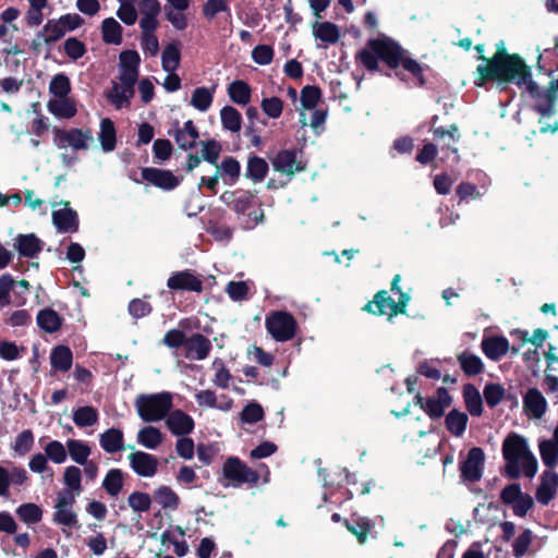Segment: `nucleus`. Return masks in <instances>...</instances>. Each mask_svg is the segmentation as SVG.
Returning a JSON list of instances; mask_svg holds the SVG:
<instances>
[{
	"mask_svg": "<svg viewBox=\"0 0 558 558\" xmlns=\"http://www.w3.org/2000/svg\"><path fill=\"white\" fill-rule=\"evenodd\" d=\"M355 60L371 73L381 72L391 76L392 71L400 82H407V71L415 80L416 86L423 87L426 84L422 64L411 58L409 51L391 37L369 39L365 48L356 53Z\"/></svg>",
	"mask_w": 558,
	"mask_h": 558,
	"instance_id": "obj_1",
	"label": "nucleus"
},
{
	"mask_svg": "<svg viewBox=\"0 0 558 558\" xmlns=\"http://www.w3.org/2000/svg\"><path fill=\"white\" fill-rule=\"evenodd\" d=\"M533 78L531 66L518 54L508 60L492 63L478 64L474 85L483 87L488 82H496L500 90H505L509 84L522 88Z\"/></svg>",
	"mask_w": 558,
	"mask_h": 558,
	"instance_id": "obj_2",
	"label": "nucleus"
},
{
	"mask_svg": "<svg viewBox=\"0 0 558 558\" xmlns=\"http://www.w3.org/2000/svg\"><path fill=\"white\" fill-rule=\"evenodd\" d=\"M172 395L168 391L158 393H142L135 400L138 416L144 422H158L163 420L171 411Z\"/></svg>",
	"mask_w": 558,
	"mask_h": 558,
	"instance_id": "obj_3",
	"label": "nucleus"
},
{
	"mask_svg": "<svg viewBox=\"0 0 558 558\" xmlns=\"http://www.w3.org/2000/svg\"><path fill=\"white\" fill-rule=\"evenodd\" d=\"M220 201L234 211L239 218L247 214L248 219L253 222L250 228L257 226L264 220L263 209H259V211H248L255 203V195L251 191L242 189L225 191L220 195Z\"/></svg>",
	"mask_w": 558,
	"mask_h": 558,
	"instance_id": "obj_4",
	"label": "nucleus"
},
{
	"mask_svg": "<svg viewBox=\"0 0 558 558\" xmlns=\"http://www.w3.org/2000/svg\"><path fill=\"white\" fill-rule=\"evenodd\" d=\"M410 295L405 292L399 294L398 302H396L387 290H379L375 293L372 301H368L362 311L375 316H383L388 314V320L399 314L407 313V306L410 302Z\"/></svg>",
	"mask_w": 558,
	"mask_h": 558,
	"instance_id": "obj_5",
	"label": "nucleus"
},
{
	"mask_svg": "<svg viewBox=\"0 0 558 558\" xmlns=\"http://www.w3.org/2000/svg\"><path fill=\"white\" fill-rule=\"evenodd\" d=\"M530 454L525 438L512 433L502 442V456L506 461L505 475L515 480L521 475L520 460Z\"/></svg>",
	"mask_w": 558,
	"mask_h": 558,
	"instance_id": "obj_6",
	"label": "nucleus"
},
{
	"mask_svg": "<svg viewBox=\"0 0 558 558\" xmlns=\"http://www.w3.org/2000/svg\"><path fill=\"white\" fill-rule=\"evenodd\" d=\"M222 477L228 481L225 486L240 487L243 484L256 485L259 481L257 471L251 469L239 457L230 456L222 465Z\"/></svg>",
	"mask_w": 558,
	"mask_h": 558,
	"instance_id": "obj_7",
	"label": "nucleus"
},
{
	"mask_svg": "<svg viewBox=\"0 0 558 558\" xmlns=\"http://www.w3.org/2000/svg\"><path fill=\"white\" fill-rule=\"evenodd\" d=\"M268 333L278 342H286L294 338L298 323L294 316L287 311L271 312L265 320Z\"/></svg>",
	"mask_w": 558,
	"mask_h": 558,
	"instance_id": "obj_8",
	"label": "nucleus"
},
{
	"mask_svg": "<svg viewBox=\"0 0 558 558\" xmlns=\"http://www.w3.org/2000/svg\"><path fill=\"white\" fill-rule=\"evenodd\" d=\"M84 24V19L77 13H66L59 19L48 20L38 37H44L46 44L61 39L68 32L75 31Z\"/></svg>",
	"mask_w": 558,
	"mask_h": 558,
	"instance_id": "obj_9",
	"label": "nucleus"
},
{
	"mask_svg": "<svg viewBox=\"0 0 558 558\" xmlns=\"http://www.w3.org/2000/svg\"><path fill=\"white\" fill-rule=\"evenodd\" d=\"M52 132L54 134V143L60 148L71 146L75 150H86L88 149V142L93 141L90 130L84 131L75 128L62 130L53 128Z\"/></svg>",
	"mask_w": 558,
	"mask_h": 558,
	"instance_id": "obj_10",
	"label": "nucleus"
},
{
	"mask_svg": "<svg viewBox=\"0 0 558 558\" xmlns=\"http://www.w3.org/2000/svg\"><path fill=\"white\" fill-rule=\"evenodd\" d=\"M120 83L112 82L111 88L106 93L107 100L117 109H121L124 105L129 106L131 98L135 94L134 86L138 80L136 76H119Z\"/></svg>",
	"mask_w": 558,
	"mask_h": 558,
	"instance_id": "obj_11",
	"label": "nucleus"
},
{
	"mask_svg": "<svg viewBox=\"0 0 558 558\" xmlns=\"http://www.w3.org/2000/svg\"><path fill=\"white\" fill-rule=\"evenodd\" d=\"M484 463V450L480 447L471 448L466 459L460 463L461 477L471 483L478 482L483 475Z\"/></svg>",
	"mask_w": 558,
	"mask_h": 558,
	"instance_id": "obj_12",
	"label": "nucleus"
},
{
	"mask_svg": "<svg viewBox=\"0 0 558 558\" xmlns=\"http://www.w3.org/2000/svg\"><path fill=\"white\" fill-rule=\"evenodd\" d=\"M142 179L163 191H172L180 185L183 177H177L170 170L146 167L142 168Z\"/></svg>",
	"mask_w": 558,
	"mask_h": 558,
	"instance_id": "obj_13",
	"label": "nucleus"
},
{
	"mask_svg": "<svg viewBox=\"0 0 558 558\" xmlns=\"http://www.w3.org/2000/svg\"><path fill=\"white\" fill-rule=\"evenodd\" d=\"M167 287L172 291H186L202 293L203 280L191 269L174 271L167 280Z\"/></svg>",
	"mask_w": 558,
	"mask_h": 558,
	"instance_id": "obj_14",
	"label": "nucleus"
},
{
	"mask_svg": "<svg viewBox=\"0 0 558 558\" xmlns=\"http://www.w3.org/2000/svg\"><path fill=\"white\" fill-rule=\"evenodd\" d=\"M453 402L452 396L447 388L439 387L436 389L435 396L426 398L424 412L430 420H438L444 416L445 410Z\"/></svg>",
	"mask_w": 558,
	"mask_h": 558,
	"instance_id": "obj_15",
	"label": "nucleus"
},
{
	"mask_svg": "<svg viewBox=\"0 0 558 558\" xmlns=\"http://www.w3.org/2000/svg\"><path fill=\"white\" fill-rule=\"evenodd\" d=\"M130 466L138 476L151 477L157 473L158 459L144 451H135L129 454Z\"/></svg>",
	"mask_w": 558,
	"mask_h": 558,
	"instance_id": "obj_16",
	"label": "nucleus"
},
{
	"mask_svg": "<svg viewBox=\"0 0 558 558\" xmlns=\"http://www.w3.org/2000/svg\"><path fill=\"white\" fill-rule=\"evenodd\" d=\"M274 169L287 175H294L305 170V165L296 159L295 149H282L272 159Z\"/></svg>",
	"mask_w": 558,
	"mask_h": 558,
	"instance_id": "obj_17",
	"label": "nucleus"
},
{
	"mask_svg": "<svg viewBox=\"0 0 558 558\" xmlns=\"http://www.w3.org/2000/svg\"><path fill=\"white\" fill-rule=\"evenodd\" d=\"M166 424L175 436H186L195 427L193 417L180 409L169 412Z\"/></svg>",
	"mask_w": 558,
	"mask_h": 558,
	"instance_id": "obj_18",
	"label": "nucleus"
},
{
	"mask_svg": "<svg viewBox=\"0 0 558 558\" xmlns=\"http://www.w3.org/2000/svg\"><path fill=\"white\" fill-rule=\"evenodd\" d=\"M15 280L10 274H3L0 276V306H7L13 303L20 307L26 303L27 298L23 296L22 293L14 289Z\"/></svg>",
	"mask_w": 558,
	"mask_h": 558,
	"instance_id": "obj_19",
	"label": "nucleus"
},
{
	"mask_svg": "<svg viewBox=\"0 0 558 558\" xmlns=\"http://www.w3.org/2000/svg\"><path fill=\"white\" fill-rule=\"evenodd\" d=\"M65 207L70 205L66 201L63 203ZM53 225L59 232H76L78 230V216L72 208H63L52 213Z\"/></svg>",
	"mask_w": 558,
	"mask_h": 558,
	"instance_id": "obj_20",
	"label": "nucleus"
},
{
	"mask_svg": "<svg viewBox=\"0 0 558 558\" xmlns=\"http://www.w3.org/2000/svg\"><path fill=\"white\" fill-rule=\"evenodd\" d=\"M185 349L186 357L195 360H205L209 355L213 349V344L207 337L199 332H196L193 333L190 338H187Z\"/></svg>",
	"mask_w": 558,
	"mask_h": 558,
	"instance_id": "obj_21",
	"label": "nucleus"
},
{
	"mask_svg": "<svg viewBox=\"0 0 558 558\" xmlns=\"http://www.w3.org/2000/svg\"><path fill=\"white\" fill-rule=\"evenodd\" d=\"M43 241L34 233L17 234L15 238V248L20 256L35 258L43 250Z\"/></svg>",
	"mask_w": 558,
	"mask_h": 558,
	"instance_id": "obj_22",
	"label": "nucleus"
},
{
	"mask_svg": "<svg viewBox=\"0 0 558 558\" xmlns=\"http://www.w3.org/2000/svg\"><path fill=\"white\" fill-rule=\"evenodd\" d=\"M482 351L492 361H499L509 351V341L504 336L487 337L482 340Z\"/></svg>",
	"mask_w": 558,
	"mask_h": 558,
	"instance_id": "obj_23",
	"label": "nucleus"
},
{
	"mask_svg": "<svg viewBox=\"0 0 558 558\" xmlns=\"http://www.w3.org/2000/svg\"><path fill=\"white\" fill-rule=\"evenodd\" d=\"M523 407L533 417L541 418L546 413L547 401L537 388H530L523 398Z\"/></svg>",
	"mask_w": 558,
	"mask_h": 558,
	"instance_id": "obj_24",
	"label": "nucleus"
},
{
	"mask_svg": "<svg viewBox=\"0 0 558 558\" xmlns=\"http://www.w3.org/2000/svg\"><path fill=\"white\" fill-rule=\"evenodd\" d=\"M461 371L466 377H475L485 371L482 359L471 351H462L457 355Z\"/></svg>",
	"mask_w": 558,
	"mask_h": 558,
	"instance_id": "obj_25",
	"label": "nucleus"
},
{
	"mask_svg": "<svg viewBox=\"0 0 558 558\" xmlns=\"http://www.w3.org/2000/svg\"><path fill=\"white\" fill-rule=\"evenodd\" d=\"M216 171L229 185L235 184L241 175V165L233 156H226L220 163L217 162Z\"/></svg>",
	"mask_w": 558,
	"mask_h": 558,
	"instance_id": "obj_26",
	"label": "nucleus"
},
{
	"mask_svg": "<svg viewBox=\"0 0 558 558\" xmlns=\"http://www.w3.org/2000/svg\"><path fill=\"white\" fill-rule=\"evenodd\" d=\"M462 397L470 415L481 416L483 414V398L473 384L468 383L463 386Z\"/></svg>",
	"mask_w": 558,
	"mask_h": 558,
	"instance_id": "obj_27",
	"label": "nucleus"
},
{
	"mask_svg": "<svg viewBox=\"0 0 558 558\" xmlns=\"http://www.w3.org/2000/svg\"><path fill=\"white\" fill-rule=\"evenodd\" d=\"M100 447L107 453H116L124 449L123 432L120 428L111 427L99 436Z\"/></svg>",
	"mask_w": 558,
	"mask_h": 558,
	"instance_id": "obj_28",
	"label": "nucleus"
},
{
	"mask_svg": "<svg viewBox=\"0 0 558 558\" xmlns=\"http://www.w3.org/2000/svg\"><path fill=\"white\" fill-rule=\"evenodd\" d=\"M38 327L47 333L57 332L63 323V318L52 308L46 307L37 313Z\"/></svg>",
	"mask_w": 558,
	"mask_h": 558,
	"instance_id": "obj_29",
	"label": "nucleus"
},
{
	"mask_svg": "<svg viewBox=\"0 0 558 558\" xmlns=\"http://www.w3.org/2000/svg\"><path fill=\"white\" fill-rule=\"evenodd\" d=\"M119 76H136L140 75L141 57L136 50H124L119 56Z\"/></svg>",
	"mask_w": 558,
	"mask_h": 558,
	"instance_id": "obj_30",
	"label": "nucleus"
},
{
	"mask_svg": "<svg viewBox=\"0 0 558 558\" xmlns=\"http://www.w3.org/2000/svg\"><path fill=\"white\" fill-rule=\"evenodd\" d=\"M269 167L267 161L254 154H251L247 158V165L245 170V178L252 180L254 183L264 181L268 173Z\"/></svg>",
	"mask_w": 558,
	"mask_h": 558,
	"instance_id": "obj_31",
	"label": "nucleus"
},
{
	"mask_svg": "<svg viewBox=\"0 0 558 558\" xmlns=\"http://www.w3.org/2000/svg\"><path fill=\"white\" fill-rule=\"evenodd\" d=\"M73 353L66 345L60 344L50 353V364L53 369L65 373L72 367Z\"/></svg>",
	"mask_w": 558,
	"mask_h": 558,
	"instance_id": "obj_32",
	"label": "nucleus"
},
{
	"mask_svg": "<svg viewBox=\"0 0 558 558\" xmlns=\"http://www.w3.org/2000/svg\"><path fill=\"white\" fill-rule=\"evenodd\" d=\"M47 108L49 112L60 119H71L77 113L75 102L68 97L50 99Z\"/></svg>",
	"mask_w": 558,
	"mask_h": 558,
	"instance_id": "obj_33",
	"label": "nucleus"
},
{
	"mask_svg": "<svg viewBox=\"0 0 558 558\" xmlns=\"http://www.w3.org/2000/svg\"><path fill=\"white\" fill-rule=\"evenodd\" d=\"M468 422V414L458 409L450 410L445 418L447 430L456 437H461L464 434Z\"/></svg>",
	"mask_w": 558,
	"mask_h": 558,
	"instance_id": "obj_34",
	"label": "nucleus"
},
{
	"mask_svg": "<svg viewBox=\"0 0 558 558\" xmlns=\"http://www.w3.org/2000/svg\"><path fill=\"white\" fill-rule=\"evenodd\" d=\"M124 473L121 469H110L105 475L101 487L110 496L117 497L123 489Z\"/></svg>",
	"mask_w": 558,
	"mask_h": 558,
	"instance_id": "obj_35",
	"label": "nucleus"
},
{
	"mask_svg": "<svg viewBox=\"0 0 558 558\" xmlns=\"http://www.w3.org/2000/svg\"><path fill=\"white\" fill-rule=\"evenodd\" d=\"M181 51L179 41L168 44L161 53V65L167 73L175 72L180 66Z\"/></svg>",
	"mask_w": 558,
	"mask_h": 558,
	"instance_id": "obj_36",
	"label": "nucleus"
},
{
	"mask_svg": "<svg viewBox=\"0 0 558 558\" xmlns=\"http://www.w3.org/2000/svg\"><path fill=\"white\" fill-rule=\"evenodd\" d=\"M228 95L232 102L246 106L251 101V86L242 80H235L228 85Z\"/></svg>",
	"mask_w": 558,
	"mask_h": 558,
	"instance_id": "obj_37",
	"label": "nucleus"
},
{
	"mask_svg": "<svg viewBox=\"0 0 558 558\" xmlns=\"http://www.w3.org/2000/svg\"><path fill=\"white\" fill-rule=\"evenodd\" d=\"M122 32V26L113 17H107L101 23V38L107 45H121Z\"/></svg>",
	"mask_w": 558,
	"mask_h": 558,
	"instance_id": "obj_38",
	"label": "nucleus"
},
{
	"mask_svg": "<svg viewBox=\"0 0 558 558\" xmlns=\"http://www.w3.org/2000/svg\"><path fill=\"white\" fill-rule=\"evenodd\" d=\"M154 500L163 509L177 510L180 505L179 495L167 485H161L154 490Z\"/></svg>",
	"mask_w": 558,
	"mask_h": 558,
	"instance_id": "obj_39",
	"label": "nucleus"
},
{
	"mask_svg": "<svg viewBox=\"0 0 558 558\" xmlns=\"http://www.w3.org/2000/svg\"><path fill=\"white\" fill-rule=\"evenodd\" d=\"M314 36L326 44H336L340 38L339 27L332 22H315L313 26Z\"/></svg>",
	"mask_w": 558,
	"mask_h": 558,
	"instance_id": "obj_40",
	"label": "nucleus"
},
{
	"mask_svg": "<svg viewBox=\"0 0 558 558\" xmlns=\"http://www.w3.org/2000/svg\"><path fill=\"white\" fill-rule=\"evenodd\" d=\"M99 141L104 151H112L117 145V131L114 123L109 118L100 121Z\"/></svg>",
	"mask_w": 558,
	"mask_h": 558,
	"instance_id": "obj_41",
	"label": "nucleus"
},
{
	"mask_svg": "<svg viewBox=\"0 0 558 558\" xmlns=\"http://www.w3.org/2000/svg\"><path fill=\"white\" fill-rule=\"evenodd\" d=\"M556 492L553 481H549V470L544 471L539 476V485L535 492L536 500L541 505L547 506L555 498Z\"/></svg>",
	"mask_w": 558,
	"mask_h": 558,
	"instance_id": "obj_42",
	"label": "nucleus"
},
{
	"mask_svg": "<svg viewBox=\"0 0 558 558\" xmlns=\"http://www.w3.org/2000/svg\"><path fill=\"white\" fill-rule=\"evenodd\" d=\"M221 124L225 130L236 133L241 130L242 116L232 106H225L220 110Z\"/></svg>",
	"mask_w": 558,
	"mask_h": 558,
	"instance_id": "obj_43",
	"label": "nucleus"
},
{
	"mask_svg": "<svg viewBox=\"0 0 558 558\" xmlns=\"http://www.w3.org/2000/svg\"><path fill=\"white\" fill-rule=\"evenodd\" d=\"M98 418V411L92 405L80 407L73 412V422L81 428L95 425Z\"/></svg>",
	"mask_w": 558,
	"mask_h": 558,
	"instance_id": "obj_44",
	"label": "nucleus"
},
{
	"mask_svg": "<svg viewBox=\"0 0 558 558\" xmlns=\"http://www.w3.org/2000/svg\"><path fill=\"white\" fill-rule=\"evenodd\" d=\"M66 448L71 459L77 464L81 465L89 461L88 457L90 456L92 451L89 446L83 440L69 439L66 442Z\"/></svg>",
	"mask_w": 558,
	"mask_h": 558,
	"instance_id": "obj_45",
	"label": "nucleus"
},
{
	"mask_svg": "<svg viewBox=\"0 0 558 558\" xmlns=\"http://www.w3.org/2000/svg\"><path fill=\"white\" fill-rule=\"evenodd\" d=\"M554 345H548V351L545 352V359L547 362V369L544 377V383L546 385V391L557 393L558 395V377L549 374L548 372L553 371V363H558V356L554 353Z\"/></svg>",
	"mask_w": 558,
	"mask_h": 558,
	"instance_id": "obj_46",
	"label": "nucleus"
},
{
	"mask_svg": "<svg viewBox=\"0 0 558 558\" xmlns=\"http://www.w3.org/2000/svg\"><path fill=\"white\" fill-rule=\"evenodd\" d=\"M151 504L153 498L148 493L135 490L128 497V506L137 513L148 512Z\"/></svg>",
	"mask_w": 558,
	"mask_h": 558,
	"instance_id": "obj_47",
	"label": "nucleus"
},
{
	"mask_svg": "<svg viewBox=\"0 0 558 558\" xmlns=\"http://www.w3.org/2000/svg\"><path fill=\"white\" fill-rule=\"evenodd\" d=\"M199 145L202 146L201 156L203 160L213 166H217L220 154L222 151L221 143L214 138H210L199 142Z\"/></svg>",
	"mask_w": 558,
	"mask_h": 558,
	"instance_id": "obj_48",
	"label": "nucleus"
},
{
	"mask_svg": "<svg viewBox=\"0 0 558 558\" xmlns=\"http://www.w3.org/2000/svg\"><path fill=\"white\" fill-rule=\"evenodd\" d=\"M214 100V92H211L207 87H197L193 90L192 97H191V105L199 110V111H207Z\"/></svg>",
	"mask_w": 558,
	"mask_h": 558,
	"instance_id": "obj_49",
	"label": "nucleus"
},
{
	"mask_svg": "<svg viewBox=\"0 0 558 558\" xmlns=\"http://www.w3.org/2000/svg\"><path fill=\"white\" fill-rule=\"evenodd\" d=\"M195 399L199 407L218 408L222 411L230 410L233 404V400L231 398H228L225 404L218 405L215 391L209 389L198 391L195 395Z\"/></svg>",
	"mask_w": 558,
	"mask_h": 558,
	"instance_id": "obj_50",
	"label": "nucleus"
},
{
	"mask_svg": "<svg viewBox=\"0 0 558 558\" xmlns=\"http://www.w3.org/2000/svg\"><path fill=\"white\" fill-rule=\"evenodd\" d=\"M137 438L144 447L156 449L162 441V433L154 426H146L138 432Z\"/></svg>",
	"mask_w": 558,
	"mask_h": 558,
	"instance_id": "obj_51",
	"label": "nucleus"
},
{
	"mask_svg": "<svg viewBox=\"0 0 558 558\" xmlns=\"http://www.w3.org/2000/svg\"><path fill=\"white\" fill-rule=\"evenodd\" d=\"M16 514L26 524L38 523L43 518V510L39 506L27 502L17 507Z\"/></svg>",
	"mask_w": 558,
	"mask_h": 558,
	"instance_id": "obj_52",
	"label": "nucleus"
},
{
	"mask_svg": "<svg viewBox=\"0 0 558 558\" xmlns=\"http://www.w3.org/2000/svg\"><path fill=\"white\" fill-rule=\"evenodd\" d=\"M483 396L486 404L494 409L506 398V390L500 384L488 383L484 387Z\"/></svg>",
	"mask_w": 558,
	"mask_h": 558,
	"instance_id": "obj_53",
	"label": "nucleus"
},
{
	"mask_svg": "<svg viewBox=\"0 0 558 558\" xmlns=\"http://www.w3.org/2000/svg\"><path fill=\"white\" fill-rule=\"evenodd\" d=\"M538 448L543 463L549 469L555 468L558 463L557 445L546 439L539 442Z\"/></svg>",
	"mask_w": 558,
	"mask_h": 558,
	"instance_id": "obj_54",
	"label": "nucleus"
},
{
	"mask_svg": "<svg viewBox=\"0 0 558 558\" xmlns=\"http://www.w3.org/2000/svg\"><path fill=\"white\" fill-rule=\"evenodd\" d=\"M344 525L349 532L356 536L360 544H364L372 530V524L367 519H357L354 523L344 520Z\"/></svg>",
	"mask_w": 558,
	"mask_h": 558,
	"instance_id": "obj_55",
	"label": "nucleus"
},
{
	"mask_svg": "<svg viewBox=\"0 0 558 558\" xmlns=\"http://www.w3.org/2000/svg\"><path fill=\"white\" fill-rule=\"evenodd\" d=\"M49 92L57 98L68 97L71 92L69 77L62 73L54 75L50 81Z\"/></svg>",
	"mask_w": 558,
	"mask_h": 558,
	"instance_id": "obj_56",
	"label": "nucleus"
},
{
	"mask_svg": "<svg viewBox=\"0 0 558 558\" xmlns=\"http://www.w3.org/2000/svg\"><path fill=\"white\" fill-rule=\"evenodd\" d=\"M322 99V89L316 85H306L301 90V104L304 109L312 110Z\"/></svg>",
	"mask_w": 558,
	"mask_h": 558,
	"instance_id": "obj_57",
	"label": "nucleus"
},
{
	"mask_svg": "<svg viewBox=\"0 0 558 558\" xmlns=\"http://www.w3.org/2000/svg\"><path fill=\"white\" fill-rule=\"evenodd\" d=\"M63 482L68 489H71L80 495L82 492V471L75 465L65 468L63 473Z\"/></svg>",
	"mask_w": 558,
	"mask_h": 558,
	"instance_id": "obj_58",
	"label": "nucleus"
},
{
	"mask_svg": "<svg viewBox=\"0 0 558 558\" xmlns=\"http://www.w3.org/2000/svg\"><path fill=\"white\" fill-rule=\"evenodd\" d=\"M34 446V434L31 429H24L21 432L13 445V450L20 457L27 454Z\"/></svg>",
	"mask_w": 558,
	"mask_h": 558,
	"instance_id": "obj_59",
	"label": "nucleus"
},
{
	"mask_svg": "<svg viewBox=\"0 0 558 558\" xmlns=\"http://www.w3.org/2000/svg\"><path fill=\"white\" fill-rule=\"evenodd\" d=\"M534 538L530 529H525L513 542L512 551L515 558H522L529 550Z\"/></svg>",
	"mask_w": 558,
	"mask_h": 558,
	"instance_id": "obj_60",
	"label": "nucleus"
},
{
	"mask_svg": "<svg viewBox=\"0 0 558 558\" xmlns=\"http://www.w3.org/2000/svg\"><path fill=\"white\" fill-rule=\"evenodd\" d=\"M168 134L170 136H173L177 145L182 150H185V151L191 150V149L195 148L197 145L196 140L189 138V135L180 130L179 121L173 122V129L169 130Z\"/></svg>",
	"mask_w": 558,
	"mask_h": 558,
	"instance_id": "obj_61",
	"label": "nucleus"
},
{
	"mask_svg": "<svg viewBox=\"0 0 558 558\" xmlns=\"http://www.w3.org/2000/svg\"><path fill=\"white\" fill-rule=\"evenodd\" d=\"M64 53L76 61L84 57L87 51L86 45L76 37H69L63 44Z\"/></svg>",
	"mask_w": 558,
	"mask_h": 558,
	"instance_id": "obj_62",
	"label": "nucleus"
},
{
	"mask_svg": "<svg viewBox=\"0 0 558 558\" xmlns=\"http://www.w3.org/2000/svg\"><path fill=\"white\" fill-rule=\"evenodd\" d=\"M45 456L53 463L60 464L66 460V449L59 440H51L45 446Z\"/></svg>",
	"mask_w": 558,
	"mask_h": 558,
	"instance_id": "obj_63",
	"label": "nucleus"
},
{
	"mask_svg": "<svg viewBox=\"0 0 558 558\" xmlns=\"http://www.w3.org/2000/svg\"><path fill=\"white\" fill-rule=\"evenodd\" d=\"M128 311L134 319H140L148 316L153 312V306L147 301L136 298L130 301Z\"/></svg>",
	"mask_w": 558,
	"mask_h": 558,
	"instance_id": "obj_64",
	"label": "nucleus"
}]
</instances>
